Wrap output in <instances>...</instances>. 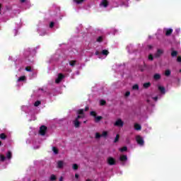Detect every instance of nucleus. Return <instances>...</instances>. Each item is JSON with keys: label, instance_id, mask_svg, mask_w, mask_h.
<instances>
[{"label": "nucleus", "instance_id": "obj_19", "mask_svg": "<svg viewBox=\"0 0 181 181\" xmlns=\"http://www.w3.org/2000/svg\"><path fill=\"white\" fill-rule=\"evenodd\" d=\"M21 4H25L27 5V8H30V2L29 0H20Z\"/></svg>", "mask_w": 181, "mask_h": 181}, {"label": "nucleus", "instance_id": "obj_13", "mask_svg": "<svg viewBox=\"0 0 181 181\" xmlns=\"http://www.w3.org/2000/svg\"><path fill=\"white\" fill-rule=\"evenodd\" d=\"M110 5V1L108 0H102L100 3V8H107Z\"/></svg>", "mask_w": 181, "mask_h": 181}, {"label": "nucleus", "instance_id": "obj_43", "mask_svg": "<svg viewBox=\"0 0 181 181\" xmlns=\"http://www.w3.org/2000/svg\"><path fill=\"white\" fill-rule=\"evenodd\" d=\"M131 47H132V45H127V52L129 53V49H131Z\"/></svg>", "mask_w": 181, "mask_h": 181}, {"label": "nucleus", "instance_id": "obj_47", "mask_svg": "<svg viewBox=\"0 0 181 181\" xmlns=\"http://www.w3.org/2000/svg\"><path fill=\"white\" fill-rule=\"evenodd\" d=\"M177 62H178V63H181V57H178L177 58Z\"/></svg>", "mask_w": 181, "mask_h": 181}, {"label": "nucleus", "instance_id": "obj_7", "mask_svg": "<svg viewBox=\"0 0 181 181\" xmlns=\"http://www.w3.org/2000/svg\"><path fill=\"white\" fill-rule=\"evenodd\" d=\"M6 159H8V160L12 159V152L8 151L6 154V157L3 155H0V162H4Z\"/></svg>", "mask_w": 181, "mask_h": 181}, {"label": "nucleus", "instance_id": "obj_27", "mask_svg": "<svg viewBox=\"0 0 181 181\" xmlns=\"http://www.w3.org/2000/svg\"><path fill=\"white\" fill-rule=\"evenodd\" d=\"M153 78H154V80H159V78H160V74H154Z\"/></svg>", "mask_w": 181, "mask_h": 181}, {"label": "nucleus", "instance_id": "obj_9", "mask_svg": "<svg viewBox=\"0 0 181 181\" xmlns=\"http://www.w3.org/2000/svg\"><path fill=\"white\" fill-rule=\"evenodd\" d=\"M37 32L39 33L40 36H45V35H47V32L45 30V28H43V25H38Z\"/></svg>", "mask_w": 181, "mask_h": 181}, {"label": "nucleus", "instance_id": "obj_1", "mask_svg": "<svg viewBox=\"0 0 181 181\" xmlns=\"http://www.w3.org/2000/svg\"><path fill=\"white\" fill-rule=\"evenodd\" d=\"M35 49L33 48H27L25 49L23 56L25 57V64H33L35 63Z\"/></svg>", "mask_w": 181, "mask_h": 181}, {"label": "nucleus", "instance_id": "obj_39", "mask_svg": "<svg viewBox=\"0 0 181 181\" xmlns=\"http://www.w3.org/2000/svg\"><path fill=\"white\" fill-rule=\"evenodd\" d=\"M119 139V134H117L116 137L115 138V142H118Z\"/></svg>", "mask_w": 181, "mask_h": 181}, {"label": "nucleus", "instance_id": "obj_3", "mask_svg": "<svg viewBox=\"0 0 181 181\" xmlns=\"http://www.w3.org/2000/svg\"><path fill=\"white\" fill-rule=\"evenodd\" d=\"M78 117L74 121V125L76 128L80 127V118H86V115H84V110L81 109L78 111Z\"/></svg>", "mask_w": 181, "mask_h": 181}, {"label": "nucleus", "instance_id": "obj_6", "mask_svg": "<svg viewBox=\"0 0 181 181\" xmlns=\"http://www.w3.org/2000/svg\"><path fill=\"white\" fill-rule=\"evenodd\" d=\"M25 71H29L30 74V78H33L35 77H36V76L37 75V72L36 71H35V69L30 66H26L25 69Z\"/></svg>", "mask_w": 181, "mask_h": 181}, {"label": "nucleus", "instance_id": "obj_20", "mask_svg": "<svg viewBox=\"0 0 181 181\" xmlns=\"http://www.w3.org/2000/svg\"><path fill=\"white\" fill-rule=\"evenodd\" d=\"M119 160H121V162H127V160H128V157L127 155H122L119 157Z\"/></svg>", "mask_w": 181, "mask_h": 181}, {"label": "nucleus", "instance_id": "obj_16", "mask_svg": "<svg viewBox=\"0 0 181 181\" xmlns=\"http://www.w3.org/2000/svg\"><path fill=\"white\" fill-rule=\"evenodd\" d=\"M107 135H108V132H103L102 133V134H100L99 133H96L95 138H96V139H100V136H103V138H105V137H107Z\"/></svg>", "mask_w": 181, "mask_h": 181}, {"label": "nucleus", "instance_id": "obj_55", "mask_svg": "<svg viewBox=\"0 0 181 181\" xmlns=\"http://www.w3.org/2000/svg\"><path fill=\"white\" fill-rule=\"evenodd\" d=\"M148 49H152V46L151 45H148Z\"/></svg>", "mask_w": 181, "mask_h": 181}, {"label": "nucleus", "instance_id": "obj_60", "mask_svg": "<svg viewBox=\"0 0 181 181\" xmlns=\"http://www.w3.org/2000/svg\"><path fill=\"white\" fill-rule=\"evenodd\" d=\"M180 73H181V69H180Z\"/></svg>", "mask_w": 181, "mask_h": 181}, {"label": "nucleus", "instance_id": "obj_50", "mask_svg": "<svg viewBox=\"0 0 181 181\" xmlns=\"http://www.w3.org/2000/svg\"><path fill=\"white\" fill-rule=\"evenodd\" d=\"M153 100H155V101H158V97L153 98Z\"/></svg>", "mask_w": 181, "mask_h": 181}, {"label": "nucleus", "instance_id": "obj_4", "mask_svg": "<svg viewBox=\"0 0 181 181\" xmlns=\"http://www.w3.org/2000/svg\"><path fill=\"white\" fill-rule=\"evenodd\" d=\"M17 79V86L19 87L21 86H23V83H26V76L25 75H21V74H18L16 76Z\"/></svg>", "mask_w": 181, "mask_h": 181}, {"label": "nucleus", "instance_id": "obj_52", "mask_svg": "<svg viewBox=\"0 0 181 181\" xmlns=\"http://www.w3.org/2000/svg\"><path fill=\"white\" fill-rule=\"evenodd\" d=\"M26 143H27V144H30L31 141H30L29 139H28V140L26 141Z\"/></svg>", "mask_w": 181, "mask_h": 181}, {"label": "nucleus", "instance_id": "obj_49", "mask_svg": "<svg viewBox=\"0 0 181 181\" xmlns=\"http://www.w3.org/2000/svg\"><path fill=\"white\" fill-rule=\"evenodd\" d=\"M14 35H15V36H16V35H18V30H16V29L14 30Z\"/></svg>", "mask_w": 181, "mask_h": 181}, {"label": "nucleus", "instance_id": "obj_32", "mask_svg": "<svg viewBox=\"0 0 181 181\" xmlns=\"http://www.w3.org/2000/svg\"><path fill=\"white\" fill-rule=\"evenodd\" d=\"M132 89L133 90H139V86H138V84H135L132 86Z\"/></svg>", "mask_w": 181, "mask_h": 181}, {"label": "nucleus", "instance_id": "obj_22", "mask_svg": "<svg viewBox=\"0 0 181 181\" xmlns=\"http://www.w3.org/2000/svg\"><path fill=\"white\" fill-rule=\"evenodd\" d=\"M141 124L138 123L134 124V129H136V131H141Z\"/></svg>", "mask_w": 181, "mask_h": 181}, {"label": "nucleus", "instance_id": "obj_35", "mask_svg": "<svg viewBox=\"0 0 181 181\" xmlns=\"http://www.w3.org/2000/svg\"><path fill=\"white\" fill-rule=\"evenodd\" d=\"M52 151H53L54 153H55V154H57L59 153V151L57 150V148H56V147H53Z\"/></svg>", "mask_w": 181, "mask_h": 181}, {"label": "nucleus", "instance_id": "obj_41", "mask_svg": "<svg viewBox=\"0 0 181 181\" xmlns=\"http://www.w3.org/2000/svg\"><path fill=\"white\" fill-rule=\"evenodd\" d=\"M100 104L101 105H105V100H100Z\"/></svg>", "mask_w": 181, "mask_h": 181}, {"label": "nucleus", "instance_id": "obj_45", "mask_svg": "<svg viewBox=\"0 0 181 181\" xmlns=\"http://www.w3.org/2000/svg\"><path fill=\"white\" fill-rule=\"evenodd\" d=\"M148 60H153V56L152 54L148 55Z\"/></svg>", "mask_w": 181, "mask_h": 181}, {"label": "nucleus", "instance_id": "obj_28", "mask_svg": "<svg viewBox=\"0 0 181 181\" xmlns=\"http://www.w3.org/2000/svg\"><path fill=\"white\" fill-rule=\"evenodd\" d=\"M42 104V102L40 100H37L34 103V107H39Z\"/></svg>", "mask_w": 181, "mask_h": 181}, {"label": "nucleus", "instance_id": "obj_15", "mask_svg": "<svg viewBox=\"0 0 181 181\" xmlns=\"http://www.w3.org/2000/svg\"><path fill=\"white\" fill-rule=\"evenodd\" d=\"M115 127H124V122L121 119H118L114 124Z\"/></svg>", "mask_w": 181, "mask_h": 181}, {"label": "nucleus", "instance_id": "obj_53", "mask_svg": "<svg viewBox=\"0 0 181 181\" xmlns=\"http://www.w3.org/2000/svg\"><path fill=\"white\" fill-rule=\"evenodd\" d=\"M75 177H76V179H78V174H76V175H75Z\"/></svg>", "mask_w": 181, "mask_h": 181}, {"label": "nucleus", "instance_id": "obj_61", "mask_svg": "<svg viewBox=\"0 0 181 181\" xmlns=\"http://www.w3.org/2000/svg\"><path fill=\"white\" fill-rule=\"evenodd\" d=\"M137 1H139V0H137Z\"/></svg>", "mask_w": 181, "mask_h": 181}, {"label": "nucleus", "instance_id": "obj_36", "mask_svg": "<svg viewBox=\"0 0 181 181\" xmlns=\"http://www.w3.org/2000/svg\"><path fill=\"white\" fill-rule=\"evenodd\" d=\"M72 168L74 170H77L78 169V165H77V164H74Z\"/></svg>", "mask_w": 181, "mask_h": 181}, {"label": "nucleus", "instance_id": "obj_46", "mask_svg": "<svg viewBox=\"0 0 181 181\" xmlns=\"http://www.w3.org/2000/svg\"><path fill=\"white\" fill-rule=\"evenodd\" d=\"M131 93L129 91L126 92L125 97H129Z\"/></svg>", "mask_w": 181, "mask_h": 181}, {"label": "nucleus", "instance_id": "obj_10", "mask_svg": "<svg viewBox=\"0 0 181 181\" xmlns=\"http://www.w3.org/2000/svg\"><path fill=\"white\" fill-rule=\"evenodd\" d=\"M136 141L140 146H144V144H145V141H144V138L141 136H136Z\"/></svg>", "mask_w": 181, "mask_h": 181}, {"label": "nucleus", "instance_id": "obj_59", "mask_svg": "<svg viewBox=\"0 0 181 181\" xmlns=\"http://www.w3.org/2000/svg\"><path fill=\"white\" fill-rule=\"evenodd\" d=\"M1 145H2V142L1 141H0V146H1Z\"/></svg>", "mask_w": 181, "mask_h": 181}, {"label": "nucleus", "instance_id": "obj_44", "mask_svg": "<svg viewBox=\"0 0 181 181\" xmlns=\"http://www.w3.org/2000/svg\"><path fill=\"white\" fill-rule=\"evenodd\" d=\"M59 55H57V54H55L54 55V60H56V61H57V60H59Z\"/></svg>", "mask_w": 181, "mask_h": 181}, {"label": "nucleus", "instance_id": "obj_58", "mask_svg": "<svg viewBox=\"0 0 181 181\" xmlns=\"http://www.w3.org/2000/svg\"><path fill=\"white\" fill-rule=\"evenodd\" d=\"M59 180H60V181L63 180V177H61V178L59 179Z\"/></svg>", "mask_w": 181, "mask_h": 181}, {"label": "nucleus", "instance_id": "obj_24", "mask_svg": "<svg viewBox=\"0 0 181 181\" xmlns=\"http://www.w3.org/2000/svg\"><path fill=\"white\" fill-rule=\"evenodd\" d=\"M64 166V163L63 161H58L57 162V168H62Z\"/></svg>", "mask_w": 181, "mask_h": 181}, {"label": "nucleus", "instance_id": "obj_31", "mask_svg": "<svg viewBox=\"0 0 181 181\" xmlns=\"http://www.w3.org/2000/svg\"><path fill=\"white\" fill-rule=\"evenodd\" d=\"M171 56L173 57H176L177 56V52L176 51H173L172 53H171Z\"/></svg>", "mask_w": 181, "mask_h": 181}, {"label": "nucleus", "instance_id": "obj_57", "mask_svg": "<svg viewBox=\"0 0 181 181\" xmlns=\"http://www.w3.org/2000/svg\"><path fill=\"white\" fill-rule=\"evenodd\" d=\"M87 122V120L83 121V124H86Z\"/></svg>", "mask_w": 181, "mask_h": 181}, {"label": "nucleus", "instance_id": "obj_33", "mask_svg": "<svg viewBox=\"0 0 181 181\" xmlns=\"http://www.w3.org/2000/svg\"><path fill=\"white\" fill-rule=\"evenodd\" d=\"M165 76H170V70L169 69L165 70Z\"/></svg>", "mask_w": 181, "mask_h": 181}, {"label": "nucleus", "instance_id": "obj_14", "mask_svg": "<svg viewBox=\"0 0 181 181\" xmlns=\"http://www.w3.org/2000/svg\"><path fill=\"white\" fill-rule=\"evenodd\" d=\"M63 78H64V75L62 74H59L55 78L56 84H59V83H60L63 80Z\"/></svg>", "mask_w": 181, "mask_h": 181}, {"label": "nucleus", "instance_id": "obj_56", "mask_svg": "<svg viewBox=\"0 0 181 181\" xmlns=\"http://www.w3.org/2000/svg\"><path fill=\"white\" fill-rule=\"evenodd\" d=\"M37 148H39V146H37V147H34V149H37Z\"/></svg>", "mask_w": 181, "mask_h": 181}, {"label": "nucleus", "instance_id": "obj_54", "mask_svg": "<svg viewBox=\"0 0 181 181\" xmlns=\"http://www.w3.org/2000/svg\"><path fill=\"white\" fill-rule=\"evenodd\" d=\"M85 111H88V107H86L85 108Z\"/></svg>", "mask_w": 181, "mask_h": 181}, {"label": "nucleus", "instance_id": "obj_40", "mask_svg": "<svg viewBox=\"0 0 181 181\" xmlns=\"http://www.w3.org/2000/svg\"><path fill=\"white\" fill-rule=\"evenodd\" d=\"M16 66L17 69H18L19 71H21V70H22V68H21V66L18 65V62H16Z\"/></svg>", "mask_w": 181, "mask_h": 181}, {"label": "nucleus", "instance_id": "obj_17", "mask_svg": "<svg viewBox=\"0 0 181 181\" xmlns=\"http://www.w3.org/2000/svg\"><path fill=\"white\" fill-rule=\"evenodd\" d=\"M164 32L165 33V36H170L173 32V30L172 28H165L164 29Z\"/></svg>", "mask_w": 181, "mask_h": 181}, {"label": "nucleus", "instance_id": "obj_34", "mask_svg": "<svg viewBox=\"0 0 181 181\" xmlns=\"http://www.w3.org/2000/svg\"><path fill=\"white\" fill-rule=\"evenodd\" d=\"M150 86H151V83H146L144 84V88H148Z\"/></svg>", "mask_w": 181, "mask_h": 181}, {"label": "nucleus", "instance_id": "obj_5", "mask_svg": "<svg viewBox=\"0 0 181 181\" xmlns=\"http://www.w3.org/2000/svg\"><path fill=\"white\" fill-rule=\"evenodd\" d=\"M96 56H98V59H105L108 54H110V52L107 49H103L100 52H95Z\"/></svg>", "mask_w": 181, "mask_h": 181}, {"label": "nucleus", "instance_id": "obj_25", "mask_svg": "<svg viewBox=\"0 0 181 181\" xmlns=\"http://www.w3.org/2000/svg\"><path fill=\"white\" fill-rule=\"evenodd\" d=\"M85 0H74V4H76V5H80L84 2Z\"/></svg>", "mask_w": 181, "mask_h": 181}, {"label": "nucleus", "instance_id": "obj_51", "mask_svg": "<svg viewBox=\"0 0 181 181\" xmlns=\"http://www.w3.org/2000/svg\"><path fill=\"white\" fill-rule=\"evenodd\" d=\"M64 71H71V70H70L69 69H65Z\"/></svg>", "mask_w": 181, "mask_h": 181}, {"label": "nucleus", "instance_id": "obj_12", "mask_svg": "<svg viewBox=\"0 0 181 181\" xmlns=\"http://www.w3.org/2000/svg\"><path fill=\"white\" fill-rule=\"evenodd\" d=\"M90 115H92V117H94L95 122H100V121H101V119H103V117L97 116V115L95 114V112H94V111L90 112Z\"/></svg>", "mask_w": 181, "mask_h": 181}, {"label": "nucleus", "instance_id": "obj_30", "mask_svg": "<svg viewBox=\"0 0 181 181\" xmlns=\"http://www.w3.org/2000/svg\"><path fill=\"white\" fill-rule=\"evenodd\" d=\"M127 146H124L123 148H120L119 149V151H120V152H126V151H127Z\"/></svg>", "mask_w": 181, "mask_h": 181}, {"label": "nucleus", "instance_id": "obj_2", "mask_svg": "<svg viewBox=\"0 0 181 181\" xmlns=\"http://www.w3.org/2000/svg\"><path fill=\"white\" fill-rule=\"evenodd\" d=\"M21 110L27 114V117H30L29 121H36V114H37V110L35 109L30 105H23L21 107Z\"/></svg>", "mask_w": 181, "mask_h": 181}, {"label": "nucleus", "instance_id": "obj_18", "mask_svg": "<svg viewBox=\"0 0 181 181\" xmlns=\"http://www.w3.org/2000/svg\"><path fill=\"white\" fill-rule=\"evenodd\" d=\"M107 163L109 165H115V158H114L112 157H109L107 158Z\"/></svg>", "mask_w": 181, "mask_h": 181}, {"label": "nucleus", "instance_id": "obj_26", "mask_svg": "<svg viewBox=\"0 0 181 181\" xmlns=\"http://www.w3.org/2000/svg\"><path fill=\"white\" fill-rule=\"evenodd\" d=\"M162 53H163L162 49H158L157 53L156 54V57H159Z\"/></svg>", "mask_w": 181, "mask_h": 181}, {"label": "nucleus", "instance_id": "obj_29", "mask_svg": "<svg viewBox=\"0 0 181 181\" xmlns=\"http://www.w3.org/2000/svg\"><path fill=\"white\" fill-rule=\"evenodd\" d=\"M104 40V36H100L97 38V42H98L99 43L103 42Z\"/></svg>", "mask_w": 181, "mask_h": 181}, {"label": "nucleus", "instance_id": "obj_11", "mask_svg": "<svg viewBox=\"0 0 181 181\" xmlns=\"http://www.w3.org/2000/svg\"><path fill=\"white\" fill-rule=\"evenodd\" d=\"M47 132V127L46 126H41L40 127L39 134L42 135V136H45L46 135V132Z\"/></svg>", "mask_w": 181, "mask_h": 181}, {"label": "nucleus", "instance_id": "obj_48", "mask_svg": "<svg viewBox=\"0 0 181 181\" xmlns=\"http://www.w3.org/2000/svg\"><path fill=\"white\" fill-rule=\"evenodd\" d=\"M175 32H176L177 33H180V28H177V29L175 30Z\"/></svg>", "mask_w": 181, "mask_h": 181}, {"label": "nucleus", "instance_id": "obj_42", "mask_svg": "<svg viewBox=\"0 0 181 181\" xmlns=\"http://www.w3.org/2000/svg\"><path fill=\"white\" fill-rule=\"evenodd\" d=\"M122 6H125V8H128V6H129L128 2L122 3Z\"/></svg>", "mask_w": 181, "mask_h": 181}, {"label": "nucleus", "instance_id": "obj_23", "mask_svg": "<svg viewBox=\"0 0 181 181\" xmlns=\"http://www.w3.org/2000/svg\"><path fill=\"white\" fill-rule=\"evenodd\" d=\"M76 64H77V61L76 60H71L69 62V66H71V67H74Z\"/></svg>", "mask_w": 181, "mask_h": 181}, {"label": "nucleus", "instance_id": "obj_38", "mask_svg": "<svg viewBox=\"0 0 181 181\" xmlns=\"http://www.w3.org/2000/svg\"><path fill=\"white\" fill-rule=\"evenodd\" d=\"M50 180H51V181H54V180H56V175H51V177H50Z\"/></svg>", "mask_w": 181, "mask_h": 181}, {"label": "nucleus", "instance_id": "obj_21", "mask_svg": "<svg viewBox=\"0 0 181 181\" xmlns=\"http://www.w3.org/2000/svg\"><path fill=\"white\" fill-rule=\"evenodd\" d=\"M158 90L161 94H165V93H166V89H165V87L162 86H158Z\"/></svg>", "mask_w": 181, "mask_h": 181}, {"label": "nucleus", "instance_id": "obj_8", "mask_svg": "<svg viewBox=\"0 0 181 181\" xmlns=\"http://www.w3.org/2000/svg\"><path fill=\"white\" fill-rule=\"evenodd\" d=\"M49 28L52 30H56V29H59V22H57V21H51L49 23Z\"/></svg>", "mask_w": 181, "mask_h": 181}, {"label": "nucleus", "instance_id": "obj_37", "mask_svg": "<svg viewBox=\"0 0 181 181\" xmlns=\"http://www.w3.org/2000/svg\"><path fill=\"white\" fill-rule=\"evenodd\" d=\"M0 138H1V139H6V136L5 135V134H0Z\"/></svg>", "mask_w": 181, "mask_h": 181}]
</instances>
